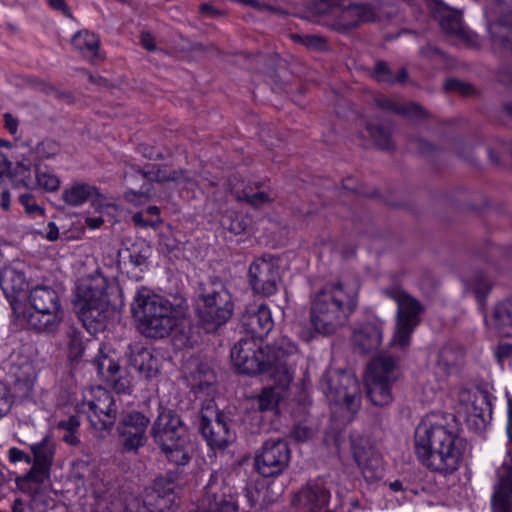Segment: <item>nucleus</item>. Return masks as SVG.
Wrapping results in <instances>:
<instances>
[{
  "label": "nucleus",
  "instance_id": "obj_60",
  "mask_svg": "<svg viewBox=\"0 0 512 512\" xmlns=\"http://www.w3.org/2000/svg\"><path fill=\"white\" fill-rule=\"evenodd\" d=\"M446 88L448 90H459L461 92L466 93L467 92V86L457 80H449L446 83Z\"/></svg>",
  "mask_w": 512,
  "mask_h": 512
},
{
  "label": "nucleus",
  "instance_id": "obj_36",
  "mask_svg": "<svg viewBox=\"0 0 512 512\" xmlns=\"http://www.w3.org/2000/svg\"><path fill=\"white\" fill-rule=\"evenodd\" d=\"M73 46L86 58L95 59L99 53V38L88 31H80L72 38Z\"/></svg>",
  "mask_w": 512,
  "mask_h": 512
},
{
  "label": "nucleus",
  "instance_id": "obj_45",
  "mask_svg": "<svg viewBox=\"0 0 512 512\" xmlns=\"http://www.w3.org/2000/svg\"><path fill=\"white\" fill-rule=\"evenodd\" d=\"M159 245L161 251L167 252L168 254H173L174 252L180 250L181 241L178 240L175 236V233L169 229L167 232L161 234Z\"/></svg>",
  "mask_w": 512,
  "mask_h": 512
},
{
  "label": "nucleus",
  "instance_id": "obj_10",
  "mask_svg": "<svg viewBox=\"0 0 512 512\" xmlns=\"http://www.w3.org/2000/svg\"><path fill=\"white\" fill-rule=\"evenodd\" d=\"M146 181L139 192L129 191L125 197L134 205L145 204L149 199H166L172 196L175 189L179 193L193 191L196 182L189 176L181 173L170 172L167 169L149 170L141 174Z\"/></svg>",
  "mask_w": 512,
  "mask_h": 512
},
{
  "label": "nucleus",
  "instance_id": "obj_34",
  "mask_svg": "<svg viewBox=\"0 0 512 512\" xmlns=\"http://www.w3.org/2000/svg\"><path fill=\"white\" fill-rule=\"evenodd\" d=\"M375 13L370 6L352 5L341 11L336 27L339 30L350 29L359 23L372 21Z\"/></svg>",
  "mask_w": 512,
  "mask_h": 512
},
{
  "label": "nucleus",
  "instance_id": "obj_46",
  "mask_svg": "<svg viewBox=\"0 0 512 512\" xmlns=\"http://www.w3.org/2000/svg\"><path fill=\"white\" fill-rule=\"evenodd\" d=\"M490 283L485 276H477L472 284V289L475 293V297L479 303L482 305V301L486 298L490 291Z\"/></svg>",
  "mask_w": 512,
  "mask_h": 512
},
{
  "label": "nucleus",
  "instance_id": "obj_21",
  "mask_svg": "<svg viewBox=\"0 0 512 512\" xmlns=\"http://www.w3.org/2000/svg\"><path fill=\"white\" fill-rule=\"evenodd\" d=\"M106 345L99 347V355L94 360L99 377L112 385L117 393H130L133 387L132 378L122 374L117 362V356Z\"/></svg>",
  "mask_w": 512,
  "mask_h": 512
},
{
  "label": "nucleus",
  "instance_id": "obj_9",
  "mask_svg": "<svg viewBox=\"0 0 512 512\" xmlns=\"http://www.w3.org/2000/svg\"><path fill=\"white\" fill-rule=\"evenodd\" d=\"M152 432L155 442L171 462L177 465L188 463L192 446L189 435L177 415L169 410L161 411Z\"/></svg>",
  "mask_w": 512,
  "mask_h": 512
},
{
  "label": "nucleus",
  "instance_id": "obj_58",
  "mask_svg": "<svg viewBox=\"0 0 512 512\" xmlns=\"http://www.w3.org/2000/svg\"><path fill=\"white\" fill-rule=\"evenodd\" d=\"M85 223L90 229L94 230L99 228L104 223V218L103 216L87 217Z\"/></svg>",
  "mask_w": 512,
  "mask_h": 512
},
{
  "label": "nucleus",
  "instance_id": "obj_7",
  "mask_svg": "<svg viewBox=\"0 0 512 512\" xmlns=\"http://www.w3.org/2000/svg\"><path fill=\"white\" fill-rule=\"evenodd\" d=\"M175 479L176 474L172 472L155 479L143 503L133 498L123 506L118 499L110 502L99 499L92 512H175L178 507Z\"/></svg>",
  "mask_w": 512,
  "mask_h": 512
},
{
  "label": "nucleus",
  "instance_id": "obj_15",
  "mask_svg": "<svg viewBox=\"0 0 512 512\" xmlns=\"http://www.w3.org/2000/svg\"><path fill=\"white\" fill-rule=\"evenodd\" d=\"M247 277L254 293L263 296L276 294L281 282L278 260L271 255L255 258L249 265Z\"/></svg>",
  "mask_w": 512,
  "mask_h": 512
},
{
  "label": "nucleus",
  "instance_id": "obj_53",
  "mask_svg": "<svg viewBox=\"0 0 512 512\" xmlns=\"http://www.w3.org/2000/svg\"><path fill=\"white\" fill-rule=\"evenodd\" d=\"M3 117L5 128L15 135L18 131V120L11 113H5Z\"/></svg>",
  "mask_w": 512,
  "mask_h": 512
},
{
  "label": "nucleus",
  "instance_id": "obj_30",
  "mask_svg": "<svg viewBox=\"0 0 512 512\" xmlns=\"http://www.w3.org/2000/svg\"><path fill=\"white\" fill-rule=\"evenodd\" d=\"M489 408L488 395L485 392L479 389H459L457 412L467 420L472 417L482 418Z\"/></svg>",
  "mask_w": 512,
  "mask_h": 512
},
{
  "label": "nucleus",
  "instance_id": "obj_55",
  "mask_svg": "<svg viewBox=\"0 0 512 512\" xmlns=\"http://www.w3.org/2000/svg\"><path fill=\"white\" fill-rule=\"evenodd\" d=\"M24 453L25 452L20 450L19 448L11 447L8 449V459L11 463L20 462L23 459Z\"/></svg>",
  "mask_w": 512,
  "mask_h": 512
},
{
  "label": "nucleus",
  "instance_id": "obj_5",
  "mask_svg": "<svg viewBox=\"0 0 512 512\" xmlns=\"http://www.w3.org/2000/svg\"><path fill=\"white\" fill-rule=\"evenodd\" d=\"M131 310L140 332L150 338H164L178 331L186 321L185 306L173 305L148 289L137 292Z\"/></svg>",
  "mask_w": 512,
  "mask_h": 512
},
{
  "label": "nucleus",
  "instance_id": "obj_24",
  "mask_svg": "<svg viewBox=\"0 0 512 512\" xmlns=\"http://www.w3.org/2000/svg\"><path fill=\"white\" fill-rule=\"evenodd\" d=\"M242 325L251 334L250 338L261 339L273 329L271 311L265 303H252L246 307L241 318Z\"/></svg>",
  "mask_w": 512,
  "mask_h": 512
},
{
  "label": "nucleus",
  "instance_id": "obj_35",
  "mask_svg": "<svg viewBox=\"0 0 512 512\" xmlns=\"http://www.w3.org/2000/svg\"><path fill=\"white\" fill-rule=\"evenodd\" d=\"M214 382V373L204 365L200 366L198 370L188 378V384L197 397H200V394L212 396L215 391Z\"/></svg>",
  "mask_w": 512,
  "mask_h": 512
},
{
  "label": "nucleus",
  "instance_id": "obj_61",
  "mask_svg": "<svg viewBox=\"0 0 512 512\" xmlns=\"http://www.w3.org/2000/svg\"><path fill=\"white\" fill-rule=\"evenodd\" d=\"M1 207L3 210L7 211L9 210L10 208V204H11V196H10V193L8 191H3L1 193Z\"/></svg>",
  "mask_w": 512,
  "mask_h": 512
},
{
  "label": "nucleus",
  "instance_id": "obj_22",
  "mask_svg": "<svg viewBox=\"0 0 512 512\" xmlns=\"http://www.w3.org/2000/svg\"><path fill=\"white\" fill-rule=\"evenodd\" d=\"M151 247L142 239L125 245L118 251L119 270L133 279H140V274L148 268Z\"/></svg>",
  "mask_w": 512,
  "mask_h": 512
},
{
  "label": "nucleus",
  "instance_id": "obj_25",
  "mask_svg": "<svg viewBox=\"0 0 512 512\" xmlns=\"http://www.w3.org/2000/svg\"><path fill=\"white\" fill-rule=\"evenodd\" d=\"M6 173H9L14 188L35 189L36 168L34 170L32 169L30 159L23 158L22 160H17L15 166L11 168V163H9L5 155L0 152V182Z\"/></svg>",
  "mask_w": 512,
  "mask_h": 512
},
{
  "label": "nucleus",
  "instance_id": "obj_64",
  "mask_svg": "<svg viewBox=\"0 0 512 512\" xmlns=\"http://www.w3.org/2000/svg\"><path fill=\"white\" fill-rule=\"evenodd\" d=\"M13 512H26L25 503L21 499H16L12 506Z\"/></svg>",
  "mask_w": 512,
  "mask_h": 512
},
{
  "label": "nucleus",
  "instance_id": "obj_50",
  "mask_svg": "<svg viewBox=\"0 0 512 512\" xmlns=\"http://www.w3.org/2000/svg\"><path fill=\"white\" fill-rule=\"evenodd\" d=\"M58 150V145L50 140L43 141L38 146V153L44 158H50L54 156L55 154H57Z\"/></svg>",
  "mask_w": 512,
  "mask_h": 512
},
{
  "label": "nucleus",
  "instance_id": "obj_54",
  "mask_svg": "<svg viewBox=\"0 0 512 512\" xmlns=\"http://www.w3.org/2000/svg\"><path fill=\"white\" fill-rule=\"evenodd\" d=\"M133 222L135 223L136 226L139 227H155L158 223L161 222V219L157 218V220H145L143 218V213H136L133 215Z\"/></svg>",
  "mask_w": 512,
  "mask_h": 512
},
{
  "label": "nucleus",
  "instance_id": "obj_23",
  "mask_svg": "<svg viewBox=\"0 0 512 512\" xmlns=\"http://www.w3.org/2000/svg\"><path fill=\"white\" fill-rule=\"evenodd\" d=\"M506 8V4L499 0L495 7L485 9V16L489 21H494L498 14L500 18L489 24L488 30L495 43H499L504 48L512 51V10L502 14Z\"/></svg>",
  "mask_w": 512,
  "mask_h": 512
},
{
  "label": "nucleus",
  "instance_id": "obj_8",
  "mask_svg": "<svg viewBox=\"0 0 512 512\" xmlns=\"http://www.w3.org/2000/svg\"><path fill=\"white\" fill-rule=\"evenodd\" d=\"M320 389L329 401L333 417L350 421L360 407V386L348 371L329 369L320 381Z\"/></svg>",
  "mask_w": 512,
  "mask_h": 512
},
{
  "label": "nucleus",
  "instance_id": "obj_1",
  "mask_svg": "<svg viewBox=\"0 0 512 512\" xmlns=\"http://www.w3.org/2000/svg\"><path fill=\"white\" fill-rule=\"evenodd\" d=\"M303 359L297 345L287 336L278 338L272 346L262 348L254 338H245L231 349V360L243 374H266L272 384L264 387L261 394L251 399V405L259 412L277 413L286 398L295 367Z\"/></svg>",
  "mask_w": 512,
  "mask_h": 512
},
{
  "label": "nucleus",
  "instance_id": "obj_39",
  "mask_svg": "<svg viewBox=\"0 0 512 512\" xmlns=\"http://www.w3.org/2000/svg\"><path fill=\"white\" fill-rule=\"evenodd\" d=\"M61 185L58 175L48 167H36L35 189L45 192H56Z\"/></svg>",
  "mask_w": 512,
  "mask_h": 512
},
{
  "label": "nucleus",
  "instance_id": "obj_43",
  "mask_svg": "<svg viewBox=\"0 0 512 512\" xmlns=\"http://www.w3.org/2000/svg\"><path fill=\"white\" fill-rule=\"evenodd\" d=\"M232 192L238 200H245L252 206L260 207L270 202L271 197L268 193L261 191L256 193H250L246 190L240 192L235 186L232 188Z\"/></svg>",
  "mask_w": 512,
  "mask_h": 512
},
{
  "label": "nucleus",
  "instance_id": "obj_41",
  "mask_svg": "<svg viewBox=\"0 0 512 512\" xmlns=\"http://www.w3.org/2000/svg\"><path fill=\"white\" fill-rule=\"evenodd\" d=\"M378 104L382 108L391 110L398 114H403L410 118H421L424 116L423 109L415 103L402 105V104H398L390 99H383V100H379Z\"/></svg>",
  "mask_w": 512,
  "mask_h": 512
},
{
  "label": "nucleus",
  "instance_id": "obj_13",
  "mask_svg": "<svg viewBox=\"0 0 512 512\" xmlns=\"http://www.w3.org/2000/svg\"><path fill=\"white\" fill-rule=\"evenodd\" d=\"M395 369L396 364L391 357H377L369 363L364 379L367 396L375 406H386L392 401Z\"/></svg>",
  "mask_w": 512,
  "mask_h": 512
},
{
  "label": "nucleus",
  "instance_id": "obj_63",
  "mask_svg": "<svg viewBox=\"0 0 512 512\" xmlns=\"http://www.w3.org/2000/svg\"><path fill=\"white\" fill-rule=\"evenodd\" d=\"M389 488L392 492H406V490L404 489L403 487V484L401 481L399 480H395V481H392L389 483Z\"/></svg>",
  "mask_w": 512,
  "mask_h": 512
},
{
  "label": "nucleus",
  "instance_id": "obj_32",
  "mask_svg": "<svg viewBox=\"0 0 512 512\" xmlns=\"http://www.w3.org/2000/svg\"><path fill=\"white\" fill-rule=\"evenodd\" d=\"M499 481L495 485L492 498L493 512H512V471L503 467L498 472Z\"/></svg>",
  "mask_w": 512,
  "mask_h": 512
},
{
  "label": "nucleus",
  "instance_id": "obj_47",
  "mask_svg": "<svg viewBox=\"0 0 512 512\" xmlns=\"http://www.w3.org/2000/svg\"><path fill=\"white\" fill-rule=\"evenodd\" d=\"M12 405V395L9 387L0 381V419H2L10 410Z\"/></svg>",
  "mask_w": 512,
  "mask_h": 512
},
{
  "label": "nucleus",
  "instance_id": "obj_57",
  "mask_svg": "<svg viewBox=\"0 0 512 512\" xmlns=\"http://www.w3.org/2000/svg\"><path fill=\"white\" fill-rule=\"evenodd\" d=\"M141 43L142 46L146 48L148 51H152L155 49L154 38L149 33H143L141 35Z\"/></svg>",
  "mask_w": 512,
  "mask_h": 512
},
{
  "label": "nucleus",
  "instance_id": "obj_49",
  "mask_svg": "<svg viewBox=\"0 0 512 512\" xmlns=\"http://www.w3.org/2000/svg\"><path fill=\"white\" fill-rule=\"evenodd\" d=\"M367 129L371 137L381 148L387 149L390 147L388 135L382 128L369 125Z\"/></svg>",
  "mask_w": 512,
  "mask_h": 512
},
{
  "label": "nucleus",
  "instance_id": "obj_28",
  "mask_svg": "<svg viewBox=\"0 0 512 512\" xmlns=\"http://www.w3.org/2000/svg\"><path fill=\"white\" fill-rule=\"evenodd\" d=\"M149 420L139 412L127 414L120 424L122 444L126 451H132L143 445Z\"/></svg>",
  "mask_w": 512,
  "mask_h": 512
},
{
  "label": "nucleus",
  "instance_id": "obj_2",
  "mask_svg": "<svg viewBox=\"0 0 512 512\" xmlns=\"http://www.w3.org/2000/svg\"><path fill=\"white\" fill-rule=\"evenodd\" d=\"M414 452L419 462L431 471L450 474L456 471L463 455L460 424L451 413H429L414 432Z\"/></svg>",
  "mask_w": 512,
  "mask_h": 512
},
{
  "label": "nucleus",
  "instance_id": "obj_52",
  "mask_svg": "<svg viewBox=\"0 0 512 512\" xmlns=\"http://www.w3.org/2000/svg\"><path fill=\"white\" fill-rule=\"evenodd\" d=\"M80 426V422L75 416H71L66 420H61L58 422V428L64 429L67 432H76Z\"/></svg>",
  "mask_w": 512,
  "mask_h": 512
},
{
  "label": "nucleus",
  "instance_id": "obj_62",
  "mask_svg": "<svg viewBox=\"0 0 512 512\" xmlns=\"http://www.w3.org/2000/svg\"><path fill=\"white\" fill-rule=\"evenodd\" d=\"M63 441L73 446L79 443V439L76 436L75 432H67V434L63 436Z\"/></svg>",
  "mask_w": 512,
  "mask_h": 512
},
{
  "label": "nucleus",
  "instance_id": "obj_19",
  "mask_svg": "<svg viewBox=\"0 0 512 512\" xmlns=\"http://www.w3.org/2000/svg\"><path fill=\"white\" fill-rule=\"evenodd\" d=\"M290 461V450L283 440H268L255 455V468L263 477L283 473Z\"/></svg>",
  "mask_w": 512,
  "mask_h": 512
},
{
  "label": "nucleus",
  "instance_id": "obj_12",
  "mask_svg": "<svg viewBox=\"0 0 512 512\" xmlns=\"http://www.w3.org/2000/svg\"><path fill=\"white\" fill-rule=\"evenodd\" d=\"M77 411L87 415L97 430L110 428L116 420V406L113 396L101 386H92L82 391Z\"/></svg>",
  "mask_w": 512,
  "mask_h": 512
},
{
  "label": "nucleus",
  "instance_id": "obj_27",
  "mask_svg": "<svg viewBox=\"0 0 512 512\" xmlns=\"http://www.w3.org/2000/svg\"><path fill=\"white\" fill-rule=\"evenodd\" d=\"M129 363L147 379L156 377L162 365V356L139 343L129 346Z\"/></svg>",
  "mask_w": 512,
  "mask_h": 512
},
{
  "label": "nucleus",
  "instance_id": "obj_4",
  "mask_svg": "<svg viewBox=\"0 0 512 512\" xmlns=\"http://www.w3.org/2000/svg\"><path fill=\"white\" fill-rule=\"evenodd\" d=\"M356 292L345 289L340 284L326 285L311 296L309 319L311 328H300L298 336L306 342L315 334H334L345 324L356 306Z\"/></svg>",
  "mask_w": 512,
  "mask_h": 512
},
{
  "label": "nucleus",
  "instance_id": "obj_59",
  "mask_svg": "<svg viewBox=\"0 0 512 512\" xmlns=\"http://www.w3.org/2000/svg\"><path fill=\"white\" fill-rule=\"evenodd\" d=\"M49 4L54 9L62 11L65 15H70V11L67 5L65 4L64 0H49Z\"/></svg>",
  "mask_w": 512,
  "mask_h": 512
},
{
  "label": "nucleus",
  "instance_id": "obj_40",
  "mask_svg": "<svg viewBox=\"0 0 512 512\" xmlns=\"http://www.w3.org/2000/svg\"><path fill=\"white\" fill-rule=\"evenodd\" d=\"M65 345L66 355L71 363L77 362L83 356L84 346L81 333L74 327H70L66 331Z\"/></svg>",
  "mask_w": 512,
  "mask_h": 512
},
{
  "label": "nucleus",
  "instance_id": "obj_16",
  "mask_svg": "<svg viewBox=\"0 0 512 512\" xmlns=\"http://www.w3.org/2000/svg\"><path fill=\"white\" fill-rule=\"evenodd\" d=\"M27 266L20 260H15L0 272V287L8 300L13 313H23V299L32 284L26 278Z\"/></svg>",
  "mask_w": 512,
  "mask_h": 512
},
{
  "label": "nucleus",
  "instance_id": "obj_51",
  "mask_svg": "<svg viewBox=\"0 0 512 512\" xmlns=\"http://www.w3.org/2000/svg\"><path fill=\"white\" fill-rule=\"evenodd\" d=\"M374 77L378 81H382V82H386V81H391L392 80L390 72H389L386 64L383 63V62H379V63L376 64L375 70H374Z\"/></svg>",
  "mask_w": 512,
  "mask_h": 512
},
{
  "label": "nucleus",
  "instance_id": "obj_11",
  "mask_svg": "<svg viewBox=\"0 0 512 512\" xmlns=\"http://www.w3.org/2000/svg\"><path fill=\"white\" fill-rule=\"evenodd\" d=\"M383 294L397 304L396 327L391 344L404 348L409 345L411 335L420 323L422 306L398 286L384 289Z\"/></svg>",
  "mask_w": 512,
  "mask_h": 512
},
{
  "label": "nucleus",
  "instance_id": "obj_44",
  "mask_svg": "<svg viewBox=\"0 0 512 512\" xmlns=\"http://www.w3.org/2000/svg\"><path fill=\"white\" fill-rule=\"evenodd\" d=\"M220 223L224 229L234 233L240 234L248 229L249 221L244 218H239L238 215L231 213L221 218Z\"/></svg>",
  "mask_w": 512,
  "mask_h": 512
},
{
  "label": "nucleus",
  "instance_id": "obj_42",
  "mask_svg": "<svg viewBox=\"0 0 512 512\" xmlns=\"http://www.w3.org/2000/svg\"><path fill=\"white\" fill-rule=\"evenodd\" d=\"M19 203L23 206L25 213L33 218H44L45 208L37 202L36 197L29 193H23L19 196Z\"/></svg>",
  "mask_w": 512,
  "mask_h": 512
},
{
  "label": "nucleus",
  "instance_id": "obj_3",
  "mask_svg": "<svg viewBox=\"0 0 512 512\" xmlns=\"http://www.w3.org/2000/svg\"><path fill=\"white\" fill-rule=\"evenodd\" d=\"M123 306L121 295L116 286L110 285L100 275L82 278L76 287L75 307L83 326L91 334L103 330L116 319Z\"/></svg>",
  "mask_w": 512,
  "mask_h": 512
},
{
  "label": "nucleus",
  "instance_id": "obj_14",
  "mask_svg": "<svg viewBox=\"0 0 512 512\" xmlns=\"http://www.w3.org/2000/svg\"><path fill=\"white\" fill-rule=\"evenodd\" d=\"M198 317L203 329L210 333L225 324L233 312L230 293L223 287L204 293L197 306Z\"/></svg>",
  "mask_w": 512,
  "mask_h": 512
},
{
  "label": "nucleus",
  "instance_id": "obj_26",
  "mask_svg": "<svg viewBox=\"0 0 512 512\" xmlns=\"http://www.w3.org/2000/svg\"><path fill=\"white\" fill-rule=\"evenodd\" d=\"M383 324V321L376 317L359 323L352 335L354 346L363 353L376 350L382 343Z\"/></svg>",
  "mask_w": 512,
  "mask_h": 512
},
{
  "label": "nucleus",
  "instance_id": "obj_20",
  "mask_svg": "<svg viewBox=\"0 0 512 512\" xmlns=\"http://www.w3.org/2000/svg\"><path fill=\"white\" fill-rule=\"evenodd\" d=\"M62 200L72 207H79L91 201L94 210L101 215H107L116 218L117 207L106 201V199L99 194L97 188L87 183H74L67 187L62 192Z\"/></svg>",
  "mask_w": 512,
  "mask_h": 512
},
{
  "label": "nucleus",
  "instance_id": "obj_38",
  "mask_svg": "<svg viewBox=\"0 0 512 512\" xmlns=\"http://www.w3.org/2000/svg\"><path fill=\"white\" fill-rule=\"evenodd\" d=\"M8 364L10 365L9 373L15 377L16 381L26 382L31 378L34 369L32 362L27 357L20 359L18 353H13Z\"/></svg>",
  "mask_w": 512,
  "mask_h": 512
},
{
  "label": "nucleus",
  "instance_id": "obj_31",
  "mask_svg": "<svg viewBox=\"0 0 512 512\" xmlns=\"http://www.w3.org/2000/svg\"><path fill=\"white\" fill-rule=\"evenodd\" d=\"M354 459L367 480L379 478L382 474L381 459L368 441L352 443Z\"/></svg>",
  "mask_w": 512,
  "mask_h": 512
},
{
  "label": "nucleus",
  "instance_id": "obj_37",
  "mask_svg": "<svg viewBox=\"0 0 512 512\" xmlns=\"http://www.w3.org/2000/svg\"><path fill=\"white\" fill-rule=\"evenodd\" d=\"M445 379L439 378L434 372L426 370L417 377V385L421 389L425 400L430 401L435 394L444 388Z\"/></svg>",
  "mask_w": 512,
  "mask_h": 512
},
{
  "label": "nucleus",
  "instance_id": "obj_17",
  "mask_svg": "<svg viewBox=\"0 0 512 512\" xmlns=\"http://www.w3.org/2000/svg\"><path fill=\"white\" fill-rule=\"evenodd\" d=\"M199 429L212 449H223L234 440V434L220 416L213 399L202 405Z\"/></svg>",
  "mask_w": 512,
  "mask_h": 512
},
{
  "label": "nucleus",
  "instance_id": "obj_33",
  "mask_svg": "<svg viewBox=\"0 0 512 512\" xmlns=\"http://www.w3.org/2000/svg\"><path fill=\"white\" fill-rule=\"evenodd\" d=\"M484 321L499 334L512 336V299L499 302L491 315L484 316Z\"/></svg>",
  "mask_w": 512,
  "mask_h": 512
},
{
  "label": "nucleus",
  "instance_id": "obj_29",
  "mask_svg": "<svg viewBox=\"0 0 512 512\" xmlns=\"http://www.w3.org/2000/svg\"><path fill=\"white\" fill-rule=\"evenodd\" d=\"M433 1L435 3L434 17L439 21L442 29L448 34L455 35L471 44L474 43L476 35L463 25L461 15L443 2Z\"/></svg>",
  "mask_w": 512,
  "mask_h": 512
},
{
  "label": "nucleus",
  "instance_id": "obj_6",
  "mask_svg": "<svg viewBox=\"0 0 512 512\" xmlns=\"http://www.w3.org/2000/svg\"><path fill=\"white\" fill-rule=\"evenodd\" d=\"M14 316L40 332L54 333L64 317L58 292L47 283L32 284L23 299V313Z\"/></svg>",
  "mask_w": 512,
  "mask_h": 512
},
{
  "label": "nucleus",
  "instance_id": "obj_48",
  "mask_svg": "<svg viewBox=\"0 0 512 512\" xmlns=\"http://www.w3.org/2000/svg\"><path fill=\"white\" fill-rule=\"evenodd\" d=\"M291 437L297 442H306L314 435V430L306 424H298L291 431Z\"/></svg>",
  "mask_w": 512,
  "mask_h": 512
},
{
  "label": "nucleus",
  "instance_id": "obj_56",
  "mask_svg": "<svg viewBox=\"0 0 512 512\" xmlns=\"http://www.w3.org/2000/svg\"><path fill=\"white\" fill-rule=\"evenodd\" d=\"M48 231L46 232L45 238L49 241H56L59 238V229L54 222L48 223Z\"/></svg>",
  "mask_w": 512,
  "mask_h": 512
},
{
  "label": "nucleus",
  "instance_id": "obj_18",
  "mask_svg": "<svg viewBox=\"0 0 512 512\" xmlns=\"http://www.w3.org/2000/svg\"><path fill=\"white\" fill-rule=\"evenodd\" d=\"M55 447L54 441L48 435L43 437L41 441L29 445L33 454V465L27 475L16 479L19 489L27 490L26 484L29 481L42 484L49 478Z\"/></svg>",
  "mask_w": 512,
  "mask_h": 512
}]
</instances>
